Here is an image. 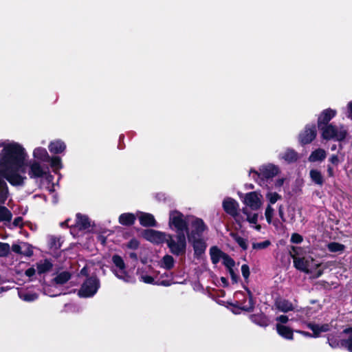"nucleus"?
I'll return each instance as SVG.
<instances>
[{"label":"nucleus","instance_id":"obj_18","mask_svg":"<svg viewBox=\"0 0 352 352\" xmlns=\"http://www.w3.org/2000/svg\"><path fill=\"white\" fill-rule=\"evenodd\" d=\"M188 241L192 244L195 256L197 258H201L206 249V244L204 241L201 238H195L188 240Z\"/></svg>","mask_w":352,"mask_h":352},{"label":"nucleus","instance_id":"obj_46","mask_svg":"<svg viewBox=\"0 0 352 352\" xmlns=\"http://www.w3.org/2000/svg\"><path fill=\"white\" fill-rule=\"evenodd\" d=\"M274 212V210L273 208L271 206V205L270 204L267 205V206L265 209V216L266 220L268 223H271L272 222Z\"/></svg>","mask_w":352,"mask_h":352},{"label":"nucleus","instance_id":"obj_36","mask_svg":"<svg viewBox=\"0 0 352 352\" xmlns=\"http://www.w3.org/2000/svg\"><path fill=\"white\" fill-rule=\"evenodd\" d=\"M18 294L21 300L26 302H32L38 298V294L34 292L19 291Z\"/></svg>","mask_w":352,"mask_h":352},{"label":"nucleus","instance_id":"obj_21","mask_svg":"<svg viewBox=\"0 0 352 352\" xmlns=\"http://www.w3.org/2000/svg\"><path fill=\"white\" fill-rule=\"evenodd\" d=\"M242 212L246 216V221L252 225V228L259 231L261 229V226L257 224L258 214L249 211L247 208H243Z\"/></svg>","mask_w":352,"mask_h":352},{"label":"nucleus","instance_id":"obj_63","mask_svg":"<svg viewBox=\"0 0 352 352\" xmlns=\"http://www.w3.org/2000/svg\"><path fill=\"white\" fill-rule=\"evenodd\" d=\"M44 294H46V295H48L50 296H57V294H52L50 293L49 291H48V288H45L44 289Z\"/></svg>","mask_w":352,"mask_h":352},{"label":"nucleus","instance_id":"obj_19","mask_svg":"<svg viewBox=\"0 0 352 352\" xmlns=\"http://www.w3.org/2000/svg\"><path fill=\"white\" fill-rule=\"evenodd\" d=\"M307 327L313 331V337L318 338L322 333L328 332L331 329V325L329 324H315L312 322L307 323Z\"/></svg>","mask_w":352,"mask_h":352},{"label":"nucleus","instance_id":"obj_50","mask_svg":"<svg viewBox=\"0 0 352 352\" xmlns=\"http://www.w3.org/2000/svg\"><path fill=\"white\" fill-rule=\"evenodd\" d=\"M241 273L243 276L247 279L250 276V269L247 265H243L241 266Z\"/></svg>","mask_w":352,"mask_h":352},{"label":"nucleus","instance_id":"obj_14","mask_svg":"<svg viewBox=\"0 0 352 352\" xmlns=\"http://www.w3.org/2000/svg\"><path fill=\"white\" fill-rule=\"evenodd\" d=\"M144 238L156 244L166 242L168 234L154 230H148L144 234Z\"/></svg>","mask_w":352,"mask_h":352},{"label":"nucleus","instance_id":"obj_4","mask_svg":"<svg viewBox=\"0 0 352 352\" xmlns=\"http://www.w3.org/2000/svg\"><path fill=\"white\" fill-rule=\"evenodd\" d=\"M112 262L113 263L112 272L118 278L126 283H132L135 280L133 270L126 268L123 259L120 256H113Z\"/></svg>","mask_w":352,"mask_h":352},{"label":"nucleus","instance_id":"obj_44","mask_svg":"<svg viewBox=\"0 0 352 352\" xmlns=\"http://www.w3.org/2000/svg\"><path fill=\"white\" fill-rule=\"evenodd\" d=\"M271 245V242L269 240H265L262 242L253 243L252 248L254 250H264L267 248Z\"/></svg>","mask_w":352,"mask_h":352},{"label":"nucleus","instance_id":"obj_56","mask_svg":"<svg viewBox=\"0 0 352 352\" xmlns=\"http://www.w3.org/2000/svg\"><path fill=\"white\" fill-rule=\"evenodd\" d=\"M36 273V270L34 268V267H30L29 269H28L25 274L28 277H32V276H34Z\"/></svg>","mask_w":352,"mask_h":352},{"label":"nucleus","instance_id":"obj_3","mask_svg":"<svg viewBox=\"0 0 352 352\" xmlns=\"http://www.w3.org/2000/svg\"><path fill=\"white\" fill-rule=\"evenodd\" d=\"M191 216H185L177 210H172L169 212L168 226L175 230L177 234L186 233L188 230V223Z\"/></svg>","mask_w":352,"mask_h":352},{"label":"nucleus","instance_id":"obj_48","mask_svg":"<svg viewBox=\"0 0 352 352\" xmlns=\"http://www.w3.org/2000/svg\"><path fill=\"white\" fill-rule=\"evenodd\" d=\"M10 228L21 227L23 226V218L18 217L15 218L12 223H8Z\"/></svg>","mask_w":352,"mask_h":352},{"label":"nucleus","instance_id":"obj_17","mask_svg":"<svg viewBox=\"0 0 352 352\" xmlns=\"http://www.w3.org/2000/svg\"><path fill=\"white\" fill-rule=\"evenodd\" d=\"M138 274L140 280L144 282V283L161 285L164 286H169L170 285V283L168 280H155V279L157 278V276L146 274L143 271L139 272Z\"/></svg>","mask_w":352,"mask_h":352},{"label":"nucleus","instance_id":"obj_29","mask_svg":"<svg viewBox=\"0 0 352 352\" xmlns=\"http://www.w3.org/2000/svg\"><path fill=\"white\" fill-rule=\"evenodd\" d=\"M76 227L79 230H85L89 228L90 221L86 215L81 214H76Z\"/></svg>","mask_w":352,"mask_h":352},{"label":"nucleus","instance_id":"obj_58","mask_svg":"<svg viewBox=\"0 0 352 352\" xmlns=\"http://www.w3.org/2000/svg\"><path fill=\"white\" fill-rule=\"evenodd\" d=\"M296 332L306 337H313V334H311L310 333L307 331H296Z\"/></svg>","mask_w":352,"mask_h":352},{"label":"nucleus","instance_id":"obj_34","mask_svg":"<svg viewBox=\"0 0 352 352\" xmlns=\"http://www.w3.org/2000/svg\"><path fill=\"white\" fill-rule=\"evenodd\" d=\"M309 175L313 182L317 185L322 186L324 178L320 171L317 169H312L309 172Z\"/></svg>","mask_w":352,"mask_h":352},{"label":"nucleus","instance_id":"obj_11","mask_svg":"<svg viewBox=\"0 0 352 352\" xmlns=\"http://www.w3.org/2000/svg\"><path fill=\"white\" fill-rule=\"evenodd\" d=\"M223 208L226 212L231 215L237 223H241L243 221L239 213V204L235 199L226 197L223 201Z\"/></svg>","mask_w":352,"mask_h":352},{"label":"nucleus","instance_id":"obj_30","mask_svg":"<svg viewBox=\"0 0 352 352\" xmlns=\"http://www.w3.org/2000/svg\"><path fill=\"white\" fill-rule=\"evenodd\" d=\"M225 253L216 246H213L210 249V255L213 264H217L223 258Z\"/></svg>","mask_w":352,"mask_h":352},{"label":"nucleus","instance_id":"obj_38","mask_svg":"<svg viewBox=\"0 0 352 352\" xmlns=\"http://www.w3.org/2000/svg\"><path fill=\"white\" fill-rule=\"evenodd\" d=\"M70 278L69 273L67 272H63L58 274L54 279L56 284L63 285Z\"/></svg>","mask_w":352,"mask_h":352},{"label":"nucleus","instance_id":"obj_10","mask_svg":"<svg viewBox=\"0 0 352 352\" xmlns=\"http://www.w3.org/2000/svg\"><path fill=\"white\" fill-rule=\"evenodd\" d=\"M243 204L245 208H250L252 210H258L263 205V196L261 193L254 191L245 194Z\"/></svg>","mask_w":352,"mask_h":352},{"label":"nucleus","instance_id":"obj_53","mask_svg":"<svg viewBox=\"0 0 352 352\" xmlns=\"http://www.w3.org/2000/svg\"><path fill=\"white\" fill-rule=\"evenodd\" d=\"M329 162L334 164V165H338L340 162V159L338 157V155H331L330 157H329Z\"/></svg>","mask_w":352,"mask_h":352},{"label":"nucleus","instance_id":"obj_9","mask_svg":"<svg viewBox=\"0 0 352 352\" xmlns=\"http://www.w3.org/2000/svg\"><path fill=\"white\" fill-rule=\"evenodd\" d=\"M322 131V138L326 140L334 139L338 141L345 138L346 131L343 127L338 128L331 124L320 128Z\"/></svg>","mask_w":352,"mask_h":352},{"label":"nucleus","instance_id":"obj_24","mask_svg":"<svg viewBox=\"0 0 352 352\" xmlns=\"http://www.w3.org/2000/svg\"><path fill=\"white\" fill-rule=\"evenodd\" d=\"M326 156L327 153L324 149L318 148L311 152L308 160L310 162H322L326 158Z\"/></svg>","mask_w":352,"mask_h":352},{"label":"nucleus","instance_id":"obj_8","mask_svg":"<svg viewBox=\"0 0 352 352\" xmlns=\"http://www.w3.org/2000/svg\"><path fill=\"white\" fill-rule=\"evenodd\" d=\"M190 230L186 232L187 234L188 239L192 240L195 238H201L202 233L206 230V226L202 219L190 217Z\"/></svg>","mask_w":352,"mask_h":352},{"label":"nucleus","instance_id":"obj_1","mask_svg":"<svg viewBox=\"0 0 352 352\" xmlns=\"http://www.w3.org/2000/svg\"><path fill=\"white\" fill-rule=\"evenodd\" d=\"M0 177L12 186H22L27 179L28 153L18 142L0 140Z\"/></svg>","mask_w":352,"mask_h":352},{"label":"nucleus","instance_id":"obj_43","mask_svg":"<svg viewBox=\"0 0 352 352\" xmlns=\"http://www.w3.org/2000/svg\"><path fill=\"white\" fill-rule=\"evenodd\" d=\"M342 344L344 349H347L349 352H352V333H351L350 329Z\"/></svg>","mask_w":352,"mask_h":352},{"label":"nucleus","instance_id":"obj_45","mask_svg":"<svg viewBox=\"0 0 352 352\" xmlns=\"http://www.w3.org/2000/svg\"><path fill=\"white\" fill-rule=\"evenodd\" d=\"M222 261L223 265L228 268V270L233 268L235 265L234 260L226 254H224Z\"/></svg>","mask_w":352,"mask_h":352},{"label":"nucleus","instance_id":"obj_54","mask_svg":"<svg viewBox=\"0 0 352 352\" xmlns=\"http://www.w3.org/2000/svg\"><path fill=\"white\" fill-rule=\"evenodd\" d=\"M253 307H254V302H253V300H252V297L250 296L249 298V305L244 306L243 309L246 311H251V310H252Z\"/></svg>","mask_w":352,"mask_h":352},{"label":"nucleus","instance_id":"obj_57","mask_svg":"<svg viewBox=\"0 0 352 352\" xmlns=\"http://www.w3.org/2000/svg\"><path fill=\"white\" fill-rule=\"evenodd\" d=\"M347 116L352 120V101L347 104Z\"/></svg>","mask_w":352,"mask_h":352},{"label":"nucleus","instance_id":"obj_22","mask_svg":"<svg viewBox=\"0 0 352 352\" xmlns=\"http://www.w3.org/2000/svg\"><path fill=\"white\" fill-rule=\"evenodd\" d=\"M140 223L143 226H155L156 221L153 214L140 212L138 216Z\"/></svg>","mask_w":352,"mask_h":352},{"label":"nucleus","instance_id":"obj_47","mask_svg":"<svg viewBox=\"0 0 352 352\" xmlns=\"http://www.w3.org/2000/svg\"><path fill=\"white\" fill-rule=\"evenodd\" d=\"M10 250V246L8 243L0 242V256H7Z\"/></svg>","mask_w":352,"mask_h":352},{"label":"nucleus","instance_id":"obj_5","mask_svg":"<svg viewBox=\"0 0 352 352\" xmlns=\"http://www.w3.org/2000/svg\"><path fill=\"white\" fill-rule=\"evenodd\" d=\"M9 196L8 186L6 181L0 177V223L8 225L10 223L12 214L6 206H2Z\"/></svg>","mask_w":352,"mask_h":352},{"label":"nucleus","instance_id":"obj_23","mask_svg":"<svg viewBox=\"0 0 352 352\" xmlns=\"http://www.w3.org/2000/svg\"><path fill=\"white\" fill-rule=\"evenodd\" d=\"M12 250L16 253L23 254L28 256H30L33 254L31 247L25 243H23L21 245L14 244L12 246Z\"/></svg>","mask_w":352,"mask_h":352},{"label":"nucleus","instance_id":"obj_26","mask_svg":"<svg viewBox=\"0 0 352 352\" xmlns=\"http://www.w3.org/2000/svg\"><path fill=\"white\" fill-rule=\"evenodd\" d=\"M175 263V261L171 255L166 254L161 261H159L158 265L166 270H170L173 268Z\"/></svg>","mask_w":352,"mask_h":352},{"label":"nucleus","instance_id":"obj_55","mask_svg":"<svg viewBox=\"0 0 352 352\" xmlns=\"http://www.w3.org/2000/svg\"><path fill=\"white\" fill-rule=\"evenodd\" d=\"M278 214L280 216V218L281 219V221L283 222H285L286 219H285V217L284 216V210H283V206H280L279 208H278Z\"/></svg>","mask_w":352,"mask_h":352},{"label":"nucleus","instance_id":"obj_51","mask_svg":"<svg viewBox=\"0 0 352 352\" xmlns=\"http://www.w3.org/2000/svg\"><path fill=\"white\" fill-rule=\"evenodd\" d=\"M289 318L287 316L281 315L276 318V321L278 322V324H283L288 322Z\"/></svg>","mask_w":352,"mask_h":352},{"label":"nucleus","instance_id":"obj_31","mask_svg":"<svg viewBox=\"0 0 352 352\" xmlns=\"http://www.w3.org/2000/svg\"><path fill=\"white\" fill-rule=\"evenodd\" d=\"M135 219L133 213H123L119 217V223L123 226H131L134 223Z\"/></svg>","mask_w":352,"mask_h":352},{"label":"nucleus","instance_id":"obj_16","mask_svg":"<svg viewBox=\"0 0 352 352\" xmlns=\"http://www.w3.org/2000/svg\"><path fill=\"white\" fill-rule=\"evenodd\" d=\"M349 332V329H344L339 339L333 334L329 335L327 337V341L329 346L333 349L344 348L342 342L346 339V336H347Z\"/></svg>","mask_w":352,"mask_h":352},{"label":"nucleus","instance_id":"obj_39","mask_svg":"<svg viewBox=\"0 0 352 352\" xmlns=\"http://www.w3.org/2000/svg\"><path fill=\"white\" fill-rule=\"evenodd\" d=\"M48 162H50L51 167L53 168L54 172H57L62 168L61 160L58 157H50V160Z\"/></svg>","mask_w":352,"mask_h":352},{"label":"nucleus","instance_id":"obj_28","mask_svg":"<svg viewBox=\"0 0 352 352\" xmlns=\"http://www.w3.org/2000/svg\"><path fill=\"white\" fill-rule=\"evenodd\" d=\"M276 331L283 338L287 340H293V331L288 327L283 324H277Z\"/></svg>","mask_w":352,"mask_h":352},{"label":"nucleus","instance_id":"obj_59","mask_svg":"<svg viewBox=\"0 0 352 352\" xmlns=\"http://www.w3.org/2000/svg\"><path fill=\"white\" fill-rule=\"evenodd\" d=\"M228 272H229V273H230V276H231L232 278L234 281H236V274H235V273H234V272L233 268L228 269Z\"/></svg>","mask_w":352,"mask_h":352},{"label":"nucleus","instance_id":"obj_15","mask_svg":"<svg viewBox=\"0 0 352 352\" xmlns=\"http://www.w3.org/2000/svg\"><path fill=\"white\" fill-rule=\"evenodd\" d=\"M316 136L315 126H307L305 130L299 135V141L302 144H307L311 142Z\"/></svg>","mask_w":352,"mask_h":352},{"label":"nucleus","instance_id":"obj_60","mask_svg":"<svg viewBox=\"0 0 352 352\" xmlns=\"http://www.w3.org/2000/svg\"><path fill=\"white\" fill-rule=\"evenodd\" d=\"M283 182H284L283 179H278L276 181L275 186L276 187H280L283 184Z\"/></svg>","mask_w":352,"mask_h":352},{"label":"nucleus","instance_id":"obj_33","mask_svg":"<svg viewBox=\"0 0 352 352\" xmlns=\"http://www.w3.org/2000/svg\"><path fill=\"white\" fill-rule=\"evenodd\" d=\"M276 306L278 309L283 312H287L292 311L294 309V306L291 302L287 300L280 299L276 302Z\"/></svg>","mask_w":352,"mask_h":352},{"label":"nucleus","instance_id":"obj_64","mask_svg":"<svg viewBox=\"0 0 352 352\" xmlns=\"http://www.w3.org/2000/svg\"><path fill=\"white\" fill-rule=\"evenodd\" d=\"M130 257L132 258H134L135 260L137 259V255L134 252L130 253Z\"/></svg>","mask_w":352,"mask_h":352},{"label":"nucleus","instance_id":"obj_49","mask_svg":"<svg viewBox=\"0 0 352 352\" xmlns=\"http://www.w3.org/2000/svg\"><path fill=\"white\" fill-rule=\"evenodd\" d=\"M291 241L294 243H300L302 241V237L299 234L294 233L291 236Z\"/></svg>","mask_w":352,"mask_h":352},{"label":"nucleus","instance_id":"obj_40","mask_svg":"<svg viewBox=\"0 0 352 352\" xmlns=\"http://www.w3.org/2000/svg\"><path fill=\"white\" fill-rule=\"evenodd\" d=\"M252 320L260 326L266 327L269 324L267 319L263 315L252 316Z\"/></svg>","mask_w":352,"mask_h":352},{"label":"nucleus","instance_id":"obj_62","mask_svg":"<svg viewBox=\"0 0 352 352\" xmlns=\"http://www.w3.org/2000/svg\"><path fill=\"white\" fill-rule=\"evenodd\" d=\"M80 274H82V275H85V276H87L88 274V272H87V266H85L84 267L81 271H80Z\"/></svg>","mask_w":352,"mask_h":352},{"label":"nucleus","instance_id":"obj_13","mask_svg":"<svg viewBox=\"0 0 352 352\" xmlns=\"http://www.w3.org/2000/svg\"><path fill=\"white\" fill-rule=\"evenodd\" d=\"M279 172V168L277 166L272 164L263 165L259 168V172L254 171L253 177L255 176L262 177L266 179L272 178Z\"/></svg>","mask_w":352,"mask_h":352},{"label":"nucleus","instance_id":"obj_41","mask_svg":"<svg viewBox=\"0 0 352 352\" xmlns=\"http://www.w3.org/2000/svg\"><path fill=\"white\" fill-rule=\"evenodd\" d=\"M266 198L271 205L281 199L282 197L277 192L270 191L266 194Z\"/></svg>","mask_w":352,"mask_h":352},{"label":"nucleus","instance_id":"obj_37","mask_svg":"<svg viewBox=\"0 0 352 352\" xmlns=\"http://www.w3.org/2000/svg\"><path fill=\"white\" fill-rule=\"evenodd\" d=\"M230 236L233 239V240H234V241H236L243 250H247L248 242L245 239L239 236L236 233L234 232H231Z\"/></svg>","mask_w":352,"mask_h":352},{"label":"nucleus","instance_id":"obj_2","mask_svg":"<svg viewBox=\"0 0 352 352\" xmlns=\"http://www.w3.org/2000/svg\"><path fill=\"white\" fill-rule=\"evenodd\" d=\"M292 254L294 266L299 271L309 274L312 278H318L323 274L324 267L319 261L310 256H297L296 248H294Z\"/></svg>","mask_w":352,"mask_h":352},{"label":"nucleus","instance_id":"obj_52","mask_svg":"<svg viewBox=\"0 0 352 352\" xmlns=\"http://www.w3.org/2000/svg\"><path fill=\"white\" fill-rule=\"evenodd\" d=\"M138 246L139 242L136 239H131L128 244V247L131 249H136Z\"/></svg>","mask_w":352,"mask_h":352},{"label":"nucleus","instance_id":"obj_35","mask_svg":"<svg viewBox=\"0 0 352 352\" xmlns=\"http://www.w3.org/2000/svg\"><path fill=\"white\" fill-rule=\"evenodd\" d=\"M52 264L48 260H42L36 263V270L38 274L45 273L51 270Z\"/></svg>","mask_w":352,"mask_h":352},{"label":"nucleus","instance_id":"obj_42","mask_svg":"<svg viewBox=\"0 0 352 352\" xmlns=\"http://www.w3.org/2000/svg\"><path fill=\"white\" fill-rule=\"evenodd\" d=\"M328 250L331 252H342L344 249V246L342 244L333 242L327 245Z\"/></svg>","mask_w":352,"mask_h":352},{"label":"nucleus","instance_id":"obj_6","mask_svg":"<svg viewBox=\"0 0 352 352\" xmlns=\"http://www.w3.org/2000/svg\"><path fill=\"white\" fill-rule=\"evenodd\" d=\"M166 243L173 255L180 256L186 253L187 241L184 233L177 234L175 236L168 234Z\"/></svg>","mask_w":352,"mask_h":352},{"label":"nucleus","instance_id":"obj_7","mask_svg":"<svg viewBox=\"0 0 352 352\" xmlns=\"http://www.w3.org/2000/svg\"><path fill=\"white\" fill-rule=\"evenodd\" d=\"M100 287V281L96 277L87 278L82 285L78 291V295L81 297L89 298L93 296Z\"/></svg>","mask_w":352,"mask_h":352},{"label":"nucleus","instance_id":"obj_61","mask_svg":"<svg viewBox=\"0 0 352 352\" xmlns=\"http://www.w3.org/2000/svg\"><path fill=\"white\" fill-rule=\"evenodd\" d=\"M327 173H328L329 177H333V175H334L333 169L330 166H328V167H327Z\"/></svg>","mask_w":352,"mask_h":352},{"label":"nucleus","instance_id":"obj_25","mask_svg":"<svg viewBox=\"0 0 352 352\" xmlns=\"http://www.w3.org/2000/svg\"><path fill=\"white\" fill-rule=\"evenodd\" d=\"M33 157L36 160H38L41 162H48L50 160V155L45 148L36 147L33 151Z\"/></svg>","mask_w":352,"mask_h":352},{"label":"nucleus","instance_id":"obj_27","mask_svg":"<svg viewBox=\"0 0 352 352\" xmlns=\"http://www.w3.org/2000/svg\"><path fill=\"white\" fill-rule=\"evenodd\" d=\"M48 148L51 153L56 154L63 152L66 148V145L61 140H57L51 142Z\"/></svg>","mask_w":352,"mask_h":352},{"label":"nucleus","instance_id":"obj_12","mask_svg":"<svg viewBox=\"0 0 352 352\" xmlns=\"http://www.w3.org/2000/svg\"><path fill=\"white\" fill-rule=\"evenodd\" d=\"M28 167H29L28 175L31 178L42 177L47 173L45 168L36 160L27 161Z\"/></svg>","mask_w":352,"mask_h":352},{"label":"nucleus","instance_id":"obj_32","mask_svg":"<svg viewBox=\"0 0 352 352\" xmlns=\"http://www.w3.org/2000/svg\"><path fill=\"white\" fill-rule=\"evenodd\" d=\"M280 157L287 162H293L297 160L298 153L292 149H287L285 151L280 154Z\"/></svg>","mask_w":352,"mask_h":352},{"label":"nucleus","instance_id":"obj_20","mask_svg":"<svg viewBox=\"0 0 352 352\" xmlns=\"http://www.w3.org/2000/svg\"><path fill=\"white\" fill-rule=\"evenodd\" d=\"M336 111L331 109H327L322 111L318 119V128L322 127V125L327 124L335 116Z\"/></svg>","mask_w":352,"mask_h":352}]
</instances>
